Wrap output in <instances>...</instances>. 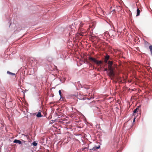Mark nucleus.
<instances>
[{"mask_svg": "<svg viewBox=\"0 0 152 152\" xmlns=\"http://www.w3.org/2000/svg\"><path fill=\"white\" fill-rule=\"evenodd\" d=\"M110 58V56L107 54L104 56V61L102 60H98L96 58L91 56H90L88 57V60L90 62L93 64H96L97 66H101L104 62L105 64H108V66H111L113 65V62L111 61H108V60Z\"/></svg>", "mask_w": 152, "mask_h": 152, "instance_id": "obj_1", "label": "nucleus"}, {"mask_svg": "<svg viewBox=\"0 0 152 152\" xmlns=\"http://www.w3.org/2000/svg\"><path fill=\"white\" fill-rule=\"evenodd\" d=\"M114 67H107V68H105V70L107 71L108 75L112 77L115 76Z\"/></svg>", "mask_w": 152, "mask_h": 152, "instance_id": "obj_2", "label": "nucleus"}, {"mask_svg": "<svg viewBox=\"0 0 152 152\" xmlns=\"http://www.w3.org/2000/svg\"><path fill=\"white\" fill-rule=\"evenodd\" d=\"M140 107L139 106L137 107V108L134 109V111H133V115H134L135 116V113H140V110L139 109Z\"/></svg>", "mask_w": 152, "mask_h": 152, "instance_id": "obj_3", "label": "nucleus"}, {"mask_svg": "<svg viewBox=\"0 0 152 152\" xmlns=\"http://www.w3.org/2000/svg\"><path fill=\"white\" fill-rule=\"evenodd\" d=\"M49 70L51 71H54L55 72H57L58 69L57 67H49Z\"/></svg>", "mask_w": 152, "mask_h": 152, "instance_id": "obj_4", "label": "nucleus"}, {"mask_svg": "<svg viewBox=\"0 0 152 152\" xmlns=\"http://www.w3.org/2000/svg\"><path fill=\"white\" fill-rule=\"evenodd\" d=\"M77 98L79 99L80 100H84L85 99L84 96L81 95V94H79L77 96Z\"/></svg>", "mask_w": 152, "mask_h": 152, "instance_id": "obj_5", "label": "nucleus"}, {"mask_svg": "<svg viewBox=\"0 0 152 152\" xmlns=\"http://www.w3.org/2000/svg\"><path fill=\"white\" fill-rule=\"evenodd\" d=\"M35 60V58L32 57H31L30 58L29 61L31 62V64H32V63L33 64V61H34Z\"/></svg>", "mask_w": 152, "mask_h": 152, "instance_id": "obj_6", "label": "nucleus"}, {"mask_svg": "<svg viewBox=\"0 0 152 152\" xmlns=\"http://www.w3.org/2000/svg\"><path fill=\"white\" fill-rule=\"evenodd\" d=\"M13 142L15 143H18L19 144H20L22 143V142L20 140H15Z\"/></svg>", "mask_w": 152, "mask_h": 152, "instance_id": "obj_7", "label": "nucleus"}, {"mask_svg": "<svg viewBox=\"0 0 152 152\" xmlns=\"http://www.w3.org/2000/svg\"><path fill=\"white\" fill-rule=\"evenodd\" d=\"M100 148V146L99 145L98 146H95L92 148V150L93 151H95L97 149H99Z\"/></svg>", "mask_w": 152, "mask_h": 152, "instance_id": "obj_8", "label": "nucleus"}, {"mask_svg": "<svg viewBox=\"0 0 152 152\" xmlns=\"http://www.w3.org/2000/svg\"><path fill=\"white\" fill-rule=\"evenodd\" d=\"M83 24L82 22L80 23L79 25V28L80 30L82 29V27L83 26Z\"/></svg>", "mask_w": 152, "mask_h": 152, "instance_id": "obj_9", "label": "nucleus"}, {"mask_svg": "<svg viewBox=\"0 0 152 152\" xmlns=\"http://www.w3.org/2000/svg\"><path fill=\"white\" fill-rule=\"evenodd\" d=\"M140 10L138 8H137V16H138L140 14Z\"/></svg>", "mask_w": 152, "mask_h": 152, "instance_id": "obj_10", "label": "nucleus"}, {"mask_svg": "<svg viewBox=\"0 0 152 152\" xmlns=\"http://www.w3.org/2000/svg\"><path fill=\"white\" fill-rule=\"evenodd\" d=\"M7 73V74H9L11 75H15V74L14 73H12L9 71H8Z\"/></svg>", "mask_w": 152, "mask_h": 152, "instance_id": "obj_11", "label": "nucleus"}, {"mask_svg": "<svg viewBox=\"0 0 152 152\" xmlns=\"http://www.w3.org/2000/svg\"><path fill=\"white\" fill-rule=\"evenodd\" d=\"M37 116L38 117H41L42 116L41 113L40 112H39L38 114L37 115Z\"/></svg>", "mask_w": 152, "mask_h": 152, "instance_id": "obj_12", "label": "nucleus"}, {"mask_svg": "<svg viewBox=\"0 0 152 152\" xmlns=\"http://www.w3.org/2000/svg\"><path fill=\"white\" fill-rule=\"evenodd\" d=\"M149 49L152 55V45H150L149 46Z\"/></svg>", "mask_w": 152, "mask_h": 152, "instance_id": "obj_13", "label": "nucleus"}, {"mask_svg": "<svg viewBox=\"0 0 152 152\" xmlns=\"http://www.w3.org/2000/svg\"><path fill=\"white\" fill-rule=\"evenodd\" d=\"M33 145L34 146H36L37 145V143L35 142H34L32 143Z\"/></svg>", "mask_w": 152, "mask_h": 152, "instance_id": "obj_14", "label": "nucleus"}, {"mask_svg": "<svg viewBox=\"0 0 152 152\" xmlns=\"http://www.w3.org/2000/svg\"><path fill=\"white\" fill-rule=\"evenodd\" d=\"M79 34L81 36H83V33H82V32H80Z\"/></svg>", "mask_w": 152, "mask_h": 152, "instance_id": "obj_15", "label": "nucleus"}, {"mask_svg": "<svg viewBox=\"0 0 152 152\" xmlns=\"http://www.w3.org/2000/svg\"><path fill=\"white\" fill-rule=\"evenodd\" d=\"M59 93L60 96H61V91L60 90L59 91Z\"/></svg>", "mask_w": 152, "mask_h": 152, "instance_id": "obj_16", "label": "nucleus"}, {"mask_svg": "<svg viewBox=\"0 0 152 152\" xmlns=\"http://www.w3.org/2000/svg\"><path fill=\"white\" fill-rule=\"evenodd\" d=\"M97 67H95V69H97L98 70L100 71V69L99 68H96Z\"/></svg>", "mask_w": 152, "mask_h": 152, "instance_id": "obj_17", "label": "nucleus"}, {"mask_svg": "<svg viewBox=\"0 0 152 152\" xmlns=\"http://www.w3.org/2000/svg\"><path fill=\"white\" fill-rule=\"evenodd\" d=\"M135 119H136L135 118H134V119H133V122H135Z\"/></svg>", "mask_w": 152, "mask_h": 152, "instance_id": "obj_18", "label": "nucleus"}, {"mask_svg": "<svg viewBox=\"0 0 152 152\" xmlns=\"http://www.w3.org/2000/svg\"><path fill=\"white\" fill-rule=\"evenodd\" d=\"M145 44H146V43H147H147H148V42L146 41H145Z\"/></svg>", "mask_w": 152, "mask_h": 152, "instance_id": "obj_19", "label": "nucleus"}, {"mask_svg": "<svg viewBox=\"0 0 152 152\" xmlns=\"http://www.w3.org/2000/svg\"><path fill=\"white\" fill-rule=\"evenodd\" d=\"M86 147H85V148H83V149H86Z\"/></svg>", "mask_w": 152, "mask_h": 152, "instance_id": "obj_20", "label": "nucleus"}, {"mask_svg": "<svg viewBox=\"0 0 152 152\" xmlns=\"http://www.w3.org/2000/svg\"><path fill=\"white\" fill-rule=\"evenodd\" d=\"M99 68H100V69H101V67H99Z\"/></svg>", "mask_w": 152, "mask_h": 152, "instance_id": "obj_21", "label": "nucleus"}, {"mask_svg": "<svg viewBox=\"0 0 152 152\" xmlns=\"http://www.w3.org/2000/svg\"><path fill=\"white\" fill-rule=\"evenodd\" d=\"M99 68H100V69H101V67H99Z\"/></svg>", "mask_w": 152, "mask_h": 152, "instance_id": "obj_22", "label": "nucleus"}, {"mask_svg": "<svg viewBox=\"0 0 152 152\" xmlns=\"http://www.w3.org/2000/svg\"><path fill=\"white\" fill-rule=\"evenodd\" d=\"M87 99L88 100L89 99L88 98H87Z\"/></svg>", "mask_w": 152, "mask_h": 152, "instance_id": "obj_23", "label": "nucleus"}]
</instances>
